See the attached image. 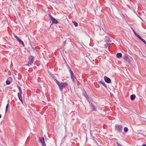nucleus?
Returning <instances> with one entry per match:
<instances>
[{"instance_id": "nucleus-3", "label": "nucleus", "mask_w": 146, "mask_h": 146, "mask_svg": "<svg viewBox=\"0 0 146 146\" xmlns=\"http://www.w3.org/2000/svg\"><path fill=\"white\" fill-rule=\"evenodd\" d=\"M115 130L117 132L120 133L121 132L122 130L123 129L122 126L121 125H115Z\"/></svg>"}, {"instance_id": "nucleus-17", "label": "nucleus", "mask_w": 146, "mask_h": 146, "mask_svg": "<svg viewBox=\"0 0 146 146\" xmlns=\"http://www.w3.org/2000/svg\"><path fill=\"white\" fill-rule=\"evenodd\" d=\"M73 23L75 27H76L78 26V24L77 22H76L75 21H73Z\"/></svg>"}, {"instance_id": "nucleus-18", "label": "nucleus", "mask_w": 146, "mask_h": 146, "mask_svg": "<svg viewBox=\"0 0 146 146\" xmlns=\"http://www.w3.org/2000/svg\"><path fill=\"white\" fill-rule=\"evenodd\" d=\"M124 130L125 132H127L128 131V129L127 127H125L124 129Z\"/></svg>"}, {"instance_id": "nucleus-12", "label": "nucleus", "mask_w": 146, "mask_h": 146, "mask_svg": "<svg viewBox=\"0 0 146 146\" xmlns=\"http://www.w3.org/2000/svg\"><path fill=\"white\" fill-rule=\"evenodd\" d=\"M91 107L92 109V111H96V109L95 107L93 104H92L91 105Z\"/></svg>"}, {"instance_id": "nucleus-22", "label": "nucleus", "mask_w": 146, "mask_h": 146, "mask_svg": "<svg viewBox=\"0 0 146 146\" xmlns=\"http://www.w3.org/2000/svg\"><path fill=\"white\" fill-rule=\"evenodd\" d=\"M8 107H9V104L8 103L7 105H6V110H5V111L6 112L7 111V110L8 109Z\"/></svg>"}, {"instance_id": "nucleus-23", "label": "nucleus", "mask_w": 146, "mask_h": 146, "mask_svg": "<svg viewBox=\"0 0 146 146\" xmlns=\"http://www.w3.org/2000/svg\"><path fill=\"white\" fill-rule=\"evenodd\" d=\"M116 143L118 146H122L121 144L118 142H116Z\"/></svg>"}, {"instance_id": "nucleus-4", "label": "nucleus", "mask_w": 146, "mask_h": 146, "mask_svg": "<svg viewBox=\"0 0 146 146\" xmlns=\"http://www.w3.org/2000/svg\"><path fill=\"white\" fill-rule=\"evenodd\" d=\"M68 85L67 84L66 82H62L61 83V84L59 85V88L61 91H62V90L64 88H65Z\"/></svg>"}, {"instance_id": "nucleus-7", "label": "nucleus", "mask_w": 146, "mask_h": 146, "mask_svg": "<svg viewBox=\"0 0 146 146\" xmlns=\"http://www.w3.org/2000/svg\"><path fill=\"white\" fill-rule=\"evenodd\" d=\"M40 142L41 143L42 146H46V144L44 141V137H40L39 139Z\"/></svg>"}, {"instance_id": "nucleus-25", "label": "nucleus", "mask_w": 146, "mask_h": 146, "mask_svg": "<svg viewBox=\"0 0 146 146\" xmlns=\"http://www.w3.org/2000/svg\"><path fill=\"white\" fill-rule=\"evenodd\" d=\"M84 95L86 97H87V95L86 94H85Z\"/></svg>"}, {"instance_id": "nucleus-26", "label": "nucleus", "mask_w": 146, "mask_h": 146, "mask_svg": "<svg viewBox=\"0 0 146 146\" xmlns=\"http://www.w3.org/2000/svg\"><path fill=\"white\" fill-rule=\"evenodd\" d=\"M142 146H146V144H145L143 145Z\"/></svg>"}, {"instance_id": "nucleus-15", "label": "nucleus", "mask_w": 146, "mask_h": 146, "mask_svg": "<svg viewBox=\"0 0 146 146\" xmlns=\"http://www.w3.org/2000/svg\"><path fill=\"white\" fill-rule=\"evenodd\" d=\"M132 29V30L135 35L137 37H138L139 35L137 34V33L132 28H131Z\"/></svg>"}, {"instance_id": "nucleus-2", "label": "nucleus", "mask_w": 146, "mask_h": 146, "mask_svg": "<svg viewBox=\"0 0 146 146\" xmlns=\"http://www.w3.org/2000/svg\"><path fill=\"white\" fill-rule=\"evenodd\" d=\"M34 61V56H30L29 58V60L28 61V63L26 64L27 66H31Z\"/></svg>"}, {"instance_id": "nucleus-21", "label": "nucleus", "mask_w": 146, "mask_h": 146, "mask_svg": "<svg viewBox=\"0 0 146 146\" xmlns=\"http://www.w3.org/2000/svg\"><path fill=\"white\" fill-rule=\"evenodd\" d=\"M7 80H8L9 81H10V82H11L12 81V78L11 77H9L8 78H7Z\"/></svg>"}, {"instance_id": "nucleus-14", "label": "nucleus", "mask_w": 146, "mask_h": 146, "mask_svg": "<svg viewBox=\"0 0 146 146\" xmlns=\"http://www.w3.org/2000/svg\"><path fill=\"white\" fill-rule=\"evenodd\" d=\"M122 54L121 53H118L116 55V56L117 58H120L122 57Z\"/></svg>"}, {"instance_id": "nucleus-13", "label": "nucleus", "mask_w": 146, "mask_h": 146, "mask_svg": "<svg viewBox=\"0 0 146 146\" xmlns=\"http://www.w3.org/2000/svg\"><path fill=\"white\" fill-rule=\"evenodd\" d=\"M130 98L131 100H133L135 98V96L134 94L132 95L131 96Z\"/></svg>"}, {"instance_id": "nucleus-19", "label": "nucleus", "mask_w": 146, "mask_h": 146, "mask_svg": "<svg viewBox=\"0 0 146 146\" xmlns=\"http://www.w3.org/2000/svg\"><path fill=\"white\" fill-rule=\"evenodd\" d=\"M100 83H101V84L104 86L106 88H107V86L106 85L105 83L104 82H100Z\"/></svg>"}, {"instance_id": "nucleus-10", "label": "nucleus", "mask_w": 146, "mask_h": 146, "mask_svg": "<svg viewBox=\"0 0 146 146\" xmlns=\"http://www.w3.org/2000/svg\"><path fill=\"white\" fill-rule=\"evenodd\" d=\"M123 58L124 59L126 60L127 61L129 62V63L130 61V59L129 57L127 56V55L125 54L123 56Z\"/></svg>"}, {"instance_id": "nucleus-16", "label": "nucleus", "mask_w": 146, "mask_h": 146, "mask_svg": "<svg viewBox=\"0 0 146 146\" xmlns=\"http://www.w3.org/2000/svg\"><path fill=\"white\" fill-rule=\"evenodd\" d=\"M55 81L56 83L58 84V86H59V85L61 84V83H60V82L56 79L55 80Z\"/></svg>"}, {"instance_id": "nucleus-9", "label": "nucleus", "mask_w": 146, "mask_h": 146, "mask_svg": "<svg viewBox=\"0 0 146 146\" xmlns=\"http://www.w3.org/2000/svg\"><path fill=\"white\" fill-rule=\"evenodd\" d=\"M104 80L105 81L108 83H110L111 82V80L110 79L107 77L106 76H105L104 77Z\"/></svg>"}, {"instance_id": "nucleus-8", "label": "nucleus", "mask_w": 146, "mask_h": 146, "mask_svg": "<svg viewBox=\"0 0 146 146\" xmlns=\"http://www.w3.org/2000/svg\"><path fill=\"white\" fill-rule=\"evenodd\" d=\"M15 37L16 38L17 40L20 43L22 44L23 45V46H24V44L23 42V41L19 38L18 36L15 35Z\"/></svg>"}, {"instance_id": "nucleus-27", "label": "nucleus", "mask_w": 146, "mask_h": 146, "mask_svg": "<svg viewBox=\"0 0 146 146\" xmlns=\"http://www.w3.org/2000/svg\"><path fill=\"white\" fill-rule=\"evenodd\" d=\"M1 114H0V118L1 117Z\"/></svg>"}, {"instance_id": "nucleus-6", "label": "nucleus", "mask_w": 146, "mask_h": 146, "mask_svg": "<svg viewBox=\"0 0 146 146\" xmlns=\"http://www.w3.org/2000/svg\"><path fill=\"white\" fill-rule=\"evenodd\" d=\"M69 70L70 72V73L71 74V79L73 81V82H74L75 81V79H76V78L74 76V74L72 72V71L71 70V68H69Z\"/></svg>"}, {"instance_id": "nucleus-1", "label": "nucleus", "mask_w": 146, "mask_h": 146, "mask_svg": "<svg viewBox=\"0 0 146 146\" xmlns=\"http://www.w3.org/2000/svg\"><path fill=\"white\" fill-rule=\"evenodd\" d=\"M17 86L18 89L19 91V92H18L17 94L19 99L22 102V103H23V99L22 96V91L20 87L18 85H17Z\"/></svg>"}, {"instance_id": "nucleus-5", "label": "nucleus", "mask_w": 146, "mask_h": 146, "mask_svg": "<svg viewBox=\"0 0 146 146\" xmlns=\"http://www.w3.org/2000/svg\"><path fill=\"white\" fill-rule=\"evenodd\" d=\"M48 15L52 21V24H57L58 23V22L57 20L53 18L51 15L49 14Z\"/></svg>"}, {"instance_id": "nucleus-11", "label": "nucleus", "mask_w": 146, "mask_h": 146, "mask_svg": "<svg viewBox=\"0 0 146 146\" xmlns=\"http://www.w3.org/2000/svg\"><path fill=\"white\" fill-rule=\"evenodd\" d=\"M137 37L139 38L145 44H146V42L145 40L142 38L141 36H139Z\"/></svg>"}, {"instance_id": "nucleus-24", "label": "nucleus", "mask_w": 146, "mask_h": 146, "mask_svg": "<svg viewBox=\"0 0 146 146\" xmlns=\"http://www.w3.org/2000/svg\"><path fill=\"white\" fill-rule=\"evenodd\" d=\"M109 44L107 43L106 45V48H107V47L109 46Z\"/></svg>"}, {"instance_id": "nucleus-20", "label": "nucleus", "mask_w": 146, "mask_h": 146, "mask_svg": "<svg viewBox=\"0 0 146 146\" xmlns=\"http://www.w3.org/2000/svg\"><path fill=\"white\" fill-rule=\"evenodd\" d=\"M11 83V82H10V81H9L7 80L6 81V84L8 85L10 84Z\"/></svg>"}]
</instances>
